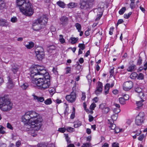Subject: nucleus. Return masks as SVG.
<instances>
[{"label":"nucleus","instance_id":"nucleus-1","mask_svg":"<svg viewBox=\"0 0 147 147\" xmlns=\"http://www.w3.org/2000/svg\"><path fill=\"white\" fill-rule=\"evenodd\" d=\"M22 120L25 127L28 129H31V127L34 128V130L32 131L31 135L33 137L36 136V134L34 132V131H38L42 125V117L35 112L29 111L22 116Z\"/></svg>","mask_w":147,"mask_h":147},{"label":"nucleus","instance_id":"nucleus-2","mask_svg":"<svg viewBox=\"0 0 147 147\" xmlns=\"http://www.w3.org/2000/svg\"><path fill=\"white\" fill-rule=\"evenodd\" d=\"M17 5L20 11L26 16H31L34 13V10L30 3L26 0H17Z\"/></svg>","mask_w":147,"mask_h":147},{"label":"nucleus","instance_id":"nucleus-3","mask_svg":"<svg viewBox=\"0 0 147 147\" xmlns=\"http://www.w3.org/2000/svg\"><path fill=\"white\" fill-rule=\"evenodd\" d=\"M50 76L48 73H46L43 77L35 78V83L41 90H44L49 88L50 85Z\"/></svg>","mask_w":147,"mask_h":147},{"label":"nucleus","instance_id":"nucleus-4","mask_svg":"<svg viewBox=\"0 0 147 147\" xmlns=\"http://www.w3.org/2000/svg\"><path fill=\"white\" fill-rule=\"evenodd\" d=\"M47 21V18L46 16L43 15L33 23L32 28L34 30H39L42 28L43 25L46 24Z\"/></svg>","mask_w":147,"mask_h":147},{"label":"nucleus","instance_id":"nucleus-5","mask_svg":"<svg viewBox=\"0 0 147 147\" xmlns=\"http://www.w3.org/2000/svg\"><path fill=\"white\" fill-rule=\"evenodd\" d=\"M9 96L5 94L3 97H0V108L3 111L8 110L9 106Z\"/></svg>","mask_w":147,"mask_h":147},{"label":"nucleus","instance_id":"nucleus-6","mask_svg":"<svg viewBox=\"0 0 147 147\" xmlns=\"http://www.w3.org/2000/svg\"><path fill=\"white\" fill-rule=\"evenodd\" d=\"M145 115L143 112L140 113L136 118L135 123L137 125H140L145 119Z\"/></svg>","mask_w":147,"mask_h":147},{"label":"nucleus","instance_id":"nucleus-7","mask_svg":"<svg viewBox=\"0 0 147 147\" xmlns=\"http://www.w3.org/2000/svg\"><path fill=\"white\" fill-rule=\"evenodd\" d=\"M35 53L36 54V56L38 60L41 61L44 58L45 54L44 49L42 48H39L36 49Z\"/></svg>","mask_w":147,"mask_h":147},{"label":"nucleus","instance_id":"nucleus-8","mask_svg":"<svg viewBox=\"0 0 147 147\" xmlns=\"http://www.w3.org/2000/svg\"><path fill=\"white\" fill-rule=\"evenodd\" d=\"M76 97V93L73 91L71 92L70 95H67L65 98L67 101L72 103L75 101Z\"/></svg>","mask_w":147,"mask_h":147},{"label":"nucleus","instance_id":"nucleus-9","mask_svg":"<svg viewBox=\"0 0 147 147\" xmlns=\"http://www.w3.org/2000/svg\"><path fill=\"white\" fill-rule=\"evenodd\" d=\"M108 123L109 127L111 129L114 130L115 133H118L120 131H121V129H120L118 127H116V125L114 124V122L113 121H111L110 120H109Z\"/></svg>","mask_w":147,"mask_h":147},{"label":"nucleus","instance_id":"nucleus-10","mask_svg":"<svg viewBox=\"0 0 147 147\" xmlns=\"http://www.w3.org/2000/svg\"><path fill=\"white\" fill-rule=\"evenodd\" d=\"M133 84L131 81H127L125 82L123 85V89L125 91L129 90L133 87Z\"/></svg>","mask_w":147,"mask_h":147},{"label":"nucleus","instance_id":"nucleus-11","mask_svg":"<svg viewBox=\"0 0 147 147\" xmlns=\"http://www.w3.org/2000/svg\"><path fill=\"white\" fill-rule=\"evenodd\" d=\"M87 0H80L79 3L80 8L82 9H87L89 8Z\"/></svg>","mask_w":147,"mask_h":147},{"label":"nucleus","instance_id":"nucleus-12","mask_svg":"<svg viewBox=\"0 0 147 147\" xmlns=\"http://www.w3.org/2000/svg\"><path fill=\"white\" fill-rule=\"evenodd\" d=\"M39 69V67H38L37 66L32 68L31 70V76L33 77L35 76L39 75V72L38 69Z\"/></svg>","mask_w":147,"mask_h":147},{"label":"nucleus","instance_id":"nucleus-13","mask_svg":"<svg viewBox=\"0 0 147 147\" xmlns=\"http://www.w3.org/2000/svg\"><path fill=\"white\" fill-rule=\"evenodd\" d=\"M11 70L13 73L16 74L19 69V66L16 63H13L11 65Z\"/></svg>","mask_w":147,"mask_h":147},{"label":"nucleus","instance_id":"nucleus-14","mask_svg":"<svg viewBox=\"0 0 147 147\" xmlns=\"http://www.w3.org/2000/svg\"><path fill=\"white\" fill-rule=\"evenodd\" d=\"M68 22V18L66 16H62L60 19V23L63 26H65L67 24Z\"/></svg>","mask_w":147,"mask_h":147},{"label":"nucleus","instance_id":"nucleus-15","mask_svg":"<svg viewBox=\"0 0 147 147\" xmlns=\"http://www.w3.org/2000/svg\"><path fill=\"white\" fill-rule=\"evenodd\" d=\"M32 96L33 97V98L34 100H37L38 102H42L44 100V99L43 97H38L35 95L34 94H32Z\"/></svg>","mask_w":147,"mask_h":147},{"label":"nucleus","instance_id":"nucleus-16","mask_svg":"<svg viewBox=\"0 0 147 147\" xmlns=\"http://www.w3.org/2000/svg\"><path fill=\"white\" fill-rule=\"evenodd\" d=\"M100 5L101 6L99 7L98 8V13L102 14L104 11V3H102L100 4H99V5Z\"/></svg>","mask_w":147,"mask_h":147},{"label":"nucleus","instance_id":"nucleus-17","mask_svg":"<svg viewBox=\"0 0 147 147\" xmlns=\"http://www.w3.org/2000/svg\"><path fill=\"white\" fill-rule=\"evenodd\" d=\"M78 3L74 2H71L67 5L69 8H72L76 7L78 5Z\"/></svg>","mask_w":147,"mask_h":147},{"label":"nucleus","instance_id":"nucleus-18","mask_svg":"<svg viewBox=\"0 0 147 147\" xmlns=\"http://www.w3.org/2000/svg\"><path fill=\"white\" fill-rule=\"evenodd\" d=\"M56 47L54 45H49L48 46L47 50L49 53H52V51L55 50Z\"/></svg>","mask_w":147,"mask_h":147},{"label":"nucleus","instance_id":"nucleus-19","mask_svg":"<svg viewBox=\"0 0 147 147\" xmlns=\"http://www.w3.org/2000/svg\"><path fill=\"white\" fill-rule=\"evenodd\" d=\"M110 84H106L105 87V94L109 93V90L110 88Z\"/></svg>","mask_w":147,"mask_h":147},{"label":"nucleus","instance_id":"nucleus-20","mask_svg":"<svg viewBox=\"0 0 147 147\" xmlns=\"http://www.w3.org/2000/svg\"><path fill=\"white\" fill-rule=\"evenodd\" d=\"M136 66L135 65H132L129 66L127 69V71H132L135 70Z\"/></svg>","mask_w":147,"mask_h":147},{"label":"nucleus","instance_id":"nucleus-21","mask_svg":"<svg viewBox=\"0 0 147 147\" xmlns=\"http://www.w3.org/2000/svg\"><path fill=\"white\" fill-rule=\"evenodd\" d=\"M34 43L31 42L29 43L28 44L26 45L25 46L28 49H31L34 47Z\"/></svg>","mask_w":147,"mask_h":147},{"label":"nucleus","instance_id":"nucleus-22","mask_svg":"<svg viewBox=\"0 0 147 147\" xmlns=\"http://www.w3.org/2000/svg\"><path fill=\"white\" fill-rule=\"evenodd\" d=\"M57 4L60 7L63 8H64L65 5L64 2L60 1H58Z\"/></svg>","mask_w":147,"mask_h":147},{"label":"nucleus","instance_id":"nucleus-23","mask_svg":"<svg viewBox=\"0 0 147 147\" xmlns=\"http://www.w3.org/2000/svg\"><path fill=\"white\" fill-rule=\"evenodd\" d=\"M118 116V114H113V115L111 116V120H110L111 121H113L114 122V121H115L117 120V117Z\"/></svg>","mask_w":147,"mask_h":147},{"label":"nucleus","instance_id":"nucleus-24","mask_svg":"<svg viewBox=\"0 0 147 147\" xmlns=\"http://www.w3.org/2000/svg\"><path fill=\"white\" fill-rule=\"evenodd\" d=\"M70 40H71V42L72 44H74L77 42L78 40V37L76 38L72 37L71 38Z\"/></svg>","mask_w":147,"mask_h":147},{"label":"nucleus","instance_id":"nucleus-25","mask_svg":"<svg viewBox=\"0 0 147 147\" xmlns=\"http://www.w3.org/2000/svg\"><path fill=\"white\" fill-rule=\"evenodd\" d=\"M49 91L50 94L53 95L55 93V90L54 88H51L49 89Z\"/></svg>","mask_w":147,"mask_h":147},{"label":"nucleus","instance_id":"nucleus-26","mask_svg":"<svg viewBox=\"0 0 147 147\" xmlns=\"http://www.w3.org/2000/svg\"><path fill=\"white\" fill-rule=\"evenodd\" d=\"M5 7V4L4 3L3 0H0V9H3Z\"/></svg>","mask_w":147,"mask_h":147},{"label":"nucleus","instance_id":"nucleus-27","mask_svg":"<svg viewBox=\"0 0 147 147\" xmlns=\"http://www.w3.org/2000/svg\"><path fill=\"white\" fill-rule=\"evenodd\" d=\"M89 8L91 7L94 4V0H87Z\"/></svg>","mask_w":147,"mask_h":147},{"label":"nucleus","instance_id":"nucleus-28","mask_svg":"<svg viewBox=\"0 0 147 147\" xmlns=\"http://www.w3.org/2000/svg\"><path fill=\"white\" fill-rule=\"evenodd\" d=\"M135 91L136 92L140 93V94L143 95V93L142 92V89L140 87H138L136 88Z\"/></svg>","mask_w":147,"mask_h":147},{"label":"nucleus","instance_id":"nucleus-29","mask_svg":"<svg viewBox=\"0 0 147 147\" xmlns=\"http://www.w3.org/2000/svg\"><path fill=\"white\" fill-rule=\"evenodd\" d=\"M6 21L2 18H0V26H4L5 25Z\"/></svg>","mask_w":147,"mask_h":147},{"label":"nucleus","instance_id":"nucleus-30","mask_svg":"<svg viewBox=\"0 0 147 147\" xmlns=\"http://www.w3.org/2000/svg\"><path fill=\"white\" fill-rule=\"evenodd\" d=\"M75 26L78 31L80 32L81 30V25L78 23H76L75 24Z\"/></svg>","mask_w":147,"mask_h":147},{"label":"nucleus","instance_id":"nucleus-31","mask_svg":"<svg viewBox=\"0 0 147 147\" xmlns=\"http://www.w3.org/2000/svg\"><path fill=\"white\" fill-rule=\"evenodd\" d=\"M138 76L136 72H134L132 73V74L130 75V77L132 79H134L136 78Z\"/></svg>","mask_w":147,"mask_h":147},{"label":"nucleus","instance_id":"nucleus-32","mask_svg":"<svg viewBox=\"0 0 147 147\" xmlns=\"http://www.w3.org/2000/svg\"><path fill=\"white\" fill-rule=\"evenodd\" d=\"M119 100L120 104L124 105L125 103V100L123 98L121 97L119 98Z\"/></svg>","mask_w":147,"mask_h":147},{"label":"nucleus","instance_id":"nucleus-33","mask_svg":"<svg viewBox=\"0 0 147 147\" xmlns=\"http://www.w3.org/2000/svg\"><path fill=\"white\" fill-rule=\"evenodd\" d=\"M144 101V100H143L136 102V104L138 106V108H139L140 107H141L143 105V104L142 102Z\"/></svg>","mask_w":147,"mask_h":147},{"label":"nucleus","instance_id":"nucleus-34","mask_svg":"<svg viewBox=\"0 0 147 147\" xmlns=\"http://www.w3.org/2000/svg\"><path fill=\"white\" fill-rule=\"evenodd\" d=\"M131 3H130V7L132 9L134 8L135 7L134 4L135 0H130Z\"/></svg>","mask_w":147,"mask_h":147},{"label":"nucleus","instance_id":"nucleus-35","mask_svg":"<svg viewBox=\"0 0 147 147\" xmlns=\"http://www.w3.org/2000/svg\"><path fill=\"white\" fill-rule=\"evenodd\" d=\"M52 102V101L51 98H49L47 99L45 101L44 103L46 105H49L51 104Z\"/></svg>","mask_w":147,"mask_h":147},{"label":"nucleus","instance_id":"nucleus-36","mask_svg":"<svg viewBox=\"0 0 147 147\" xmlns=\"http://www.w3.org/2000/svg\"><path fill=\"white\" fill-rule=\"evenodd\" d=\"M126 10V8L125 7H123L121 9L119 10V14L122 15Z\"/></svg>","mask_w":147,"mask_h":147},{"label":"nucleus","instance_id":"nucleus-37","mask_svg":"<svg viewBox=\"0 0 147 147\" xmlns=\"http://www.w3.org/2000/svg\"><path fill=\"white\" fill-rule=\"evenodd\" d=\"M102 88H99L97 87V89L95 91V93L96 94H99L100 92L101 93L102 92Z\"/></svg>","mask_w":147,"mask_h":147},{"label":"nucleus","instance_id":"nucleus-38","mask_svg":"<svg viewBox=\"0 0 147 147\" xmlns=\"http://www.w3.org/2000/svg\"><path fill=\"white\" fill-rule=\"evenodd\" d=\"M28 85L27 83H25L21 86V88L24 90L26 89L28 87Z\"/></svg>","mask_w":147,"mask_h":147},{"label":"nucleus","instance_id":"nucleus-39","mask_svg":"<svg viewBox=\"0 0 147 147\" xmlns=\"http://www.w3.org/2000/svg\"><path fill=\"white\" fill-rule=\"evenodd\" d=\"M5 128L3 127L2 125H0V134H4L5 131L3 130V129H5Z\"/></svg>","mask_w":147,"mask_h":147},{"label":"nucleus","instance_id":"nucleus-40","mask_svg":"<svg viewBox=\"0 0 147 147\" xmlns=\"http://www.w3.org/2000/svg\"><path fill=\"white\" fill-rule=\"evenodd\" d=\"M81 125V123L79 121L78 122H76L74 125L75 128H77L80 126Z\"/></svg>","mask_w":147,"mask_h":147},{"label":"nucleus","instance_id":"nucleus-41","mask_svg":"<svg viewBox=\"0 0 147 147\" xmlns=\"http://www.w3.org/2000/svg\"><path fill=\"white\" fill-rule=\"evenodd\" d=\"M107 106L105 103H102L99 106V108L102 110H103Z\"/></svg>","mask_w":147,"mask_h":147},{"label":"nucleus","instance_id":"nucleus-42","mask_svg":"<svg viewBox=\"0 0 147 147\" xmlns=\"http://www.w3.org/2000/svg\"><path fill=\"white\" fill-rule=\"evenodd\" d=\"M110 110V108L107 107L103 110H102V111L104 113L107 114L109 112Z\"/></svg>","mask_w":147,"mask_h":147},{"label":"nucleus","instance_id":"nucleus-43","mask_svg":"<svg viewBox=\"0 0 147 147\" xmlns=\"http://www.w3.org/2000/svg\"><path fill=\"white\" fill-rule=\"evenodd\" d=\"M144 78V76L143 74L140 73L138 76L137 79L138 80H142Z\"/></svg>","mask_w":147,"mask_h":147},{"label":"nucleus","instance_id":"nucleus-44","mask_svg":"<svg viewBox=\"0 0 147 147\" xmlns=\"http://www.w3.org/2000/svg\"><path fill=\"white\" fill-rule=\"evenodd\" d=\"M15 84L12 80L10 79V88H12L14 86Z\"/></svg>","mask_w":147,"mask_h":147},{"label":"nucleus","instance_id":"nucleus-45","mask_svg":"<svg viewBox=\"0 0 147 147\" xmlns=\"http://www.w3.org/2000/svg\"><path fill=\"white\" fill-rule=\"evenodd\" d=\"M113 111L115 114H118L120 111V109L118 108H115L113 110Z\"/></svg>","mask_w":147,"mask_h":147},{"label":"nucleus","instance_id":"nucleus-46","mask_svg":"<svg viewBox=\"0 0 147 147\" xmlns=\"http://www.w3.org/2000/svg\"><path fill=\"white\" fill-rule=\"evenodd\" d=\"M78 47L82 50H83L85 49V45L84 44H79Z\"/></svg>","mask_w":147,"mask_h":147},{"label":"nucleus","instance_id":"nucleus-47","mask_svg":"<svg viewBox=\"0 0 147 147\" xmlns=\"http://www.w3.org/2000/svg\"><path fill=\"white\" fill-rule=\"evenodd\" d=\"M131 13H132L131 12H129L128 14L125 13L124 15V17L125 19H128L129 18Z\"/></svg>","mask_w":147,"mask_h":147},{"label":"nucleus","instance_id":"nucleus-48","mask_svg":"<svg viewBox=\"0 0 147 147\" xmlns=\"http://www.w3.org/2000/svg\"><path fill=\"white\" fill-rule=\"evenodd\" d=\"M96 107V104L94 103H92L90 105V108L91 110H94Z\"/></svg>","mask_w":147,"mask_h":147},{"label":"nucleus","instance_id":"nucleus-49","mask_svg":"<svg viewBox=\"0 0 147 147\" xmlns=\"http://www.w3.org/2000/svg\"><path fill=\"white\" fill-rule=\"evenodd\" d=\"M66 130L68 131L69 132H72L74 131V129L70 127H67Z\"/></svg>","mask_w":147,"mask_h":147},{"label":"nucleus","instance_id":"nucleus-50","mask_svg":"<svg viewBox=\"0 0 147 147\" xmlns=\"http://www.w3.org/2000/svg\"><path fill=\"white\" fill-rule=\"evenodd\" d=\"M11 21L13 23L16 22L17 21V19L16 17H14L11 18Z\"/></svg>","mask_w":147,"mask_h":147},{"label":"nucleus","instance_id":"nucleus-51","mask_svg":"<svg viewBox=\"0 0 147 147\" xmlns=\"http://www.w3.org/2000/svg\"><path fill=\"white\" fill-rule=\"evenodd\" d=\"M102 14H101L100 13H98L97 15V17L96 18V21H98L100 19L101 17H102Z\"/></svg>","mask_w":147,"mask_h":147},{"label":"nucleus","instance_id":"nucleus-52","mask_svg":"<svg viewBox=\"0 0 147 147\" xmlns=\"http://www.w3.org/2000/svg\"><path fill=\"white\" fill-rule=\"evenodd\" d=\"M15 132L13 131V133H12L11 134L12 135V139L13 140H14L16 139L15 137L16 136V134L15 132V130H14Z\"/></svg>","mask_w":147,"mask_h":147},{"label":"nucleus","instance_id":"nucleus-53","mask_svg":"<svg viewBox=\"0 0 147 147\" xmlns=\"http://www.w3.org/2000/svg\"><path fill=\"white\" fill-rule=\"evenodd\" d=\"M142 59L139 56V59L138 60L137 64L139 65H140L142 63Z\"/></svg>","mask_w":147,"mask_h":147},{"label":"nucleus","instance_id":"nucleus-54","mask_svg":"<svg viewBox=\"0 0 147 147\" xmlns=\"http://www.w3.org/2000/svg\"><path fill=\"white\" fill-rule=\"evenodd\" d=\"M65 138L67 142V143H70L71 142V141L69 140V138L68 135L67 134L65 135Z\"/></svg>","mask_w":147,"mask_h":147},{"label":"nucleus","instance_id":"nucleus-55","mask_svg":"<svg viewBox=\"0 0 147 147\" xmlns=\"http://www.w3.org/2000/svg\"><path fill=\"white\" fill-rule=\"evenodd\" d=\"M114 67H113V68L111 69L109 71V72L110 74V77H112L113 76V74L114 73Z\"/></svg>","mask_w":147,"mask_h":147},{"label":"nucleus","instance_id":"nucleus-56","mask_svg":"<svg viewBox=\"0 0 147 147\" xmlns=\"http://www.w3.org/2000/svg\"><path fill=\"white\" fill-rule=\"evenodd\" d=\"M47 73L45 70H43L40 72H39V75H42L43 76Z\"/></svg>","mask_w":147,"mask_h":147},{"label":"nucleus","instance_id":"nucleus-57","mask_svg":"<svg viewBox=\"0 0 147 147\" xmlns=\"http://www.w3.org/2000/svg\"><path fill=\"white\" fill-rule=\"evenodd\" d=\"M144 137V134H142L140 135L138 138V140L141 141H142Z\"/></svg>","mask_w":147,"mask_h":147},{"label":"nucleus","instance_id":"nucleus-58","mask_svg":"<svg viewBox=\"0 0 147 147\" xmlns=\"http://www.w3.org/2000/svg\"><path fill=\"white\" fill-rule=\"evenodd\" d=\"M66 130V129L65 128L63 127V128H59L58 131H59L60 132H62V133H64V132Z\"/></svg>","mask_w":147,"mask_h":147},{"label":"nucleus","instance_id":"nucleus-59","mask_svg":"<svg viewBox=\"0 0 147 147\" xmlns=\"http://www.w3.org/2000/svg\"><path fill=\"white\" fill-rule=\"evenodd\" d=\"M97 87H98L99 88L102 89L103 86L102 83L100 82H98V83Z\"/></svg>","mask_w":147,"mask_h":147},{"label":"nucleus","instance_id":"nucleus-60","mask_svg":"<svg viewBox=\"0 0 147 147\" xmlns=\"http://www.w3.org/2000/svg\"><path fill=\"white\" fill-rule=\"evenodd\" d=\"M38 67H39V69H38L39 72H40L42 70H45L44 69V67L43 66H40L38 65L37 66Z\"/></svg>","mask_w":147,"mask_h":147},{"label":"nucleus","instance_id":"nucleus-61","mask_svg":"<svg viewBox=\"0 0 147 147\" xmlns=\"http://www.w3.org/2000/svg\"><path fill=\"white\" fill-rule=\"evenodd\" d=\"M86 77L88 79V81L89 84H90L92 82V80L90 78V76L88 75Z\"/></svg>","mask_w":147,"mask_h":147},{"label":"nucleus","instance_id":"nucleus-62","mask_svg":"<svg viewBox=\"0 0 147 147\" xmlns=\"http://www.w3.org/2000/svg\"><path fill=\"white\" fill-rule=\"evenodd\" d=\"M46 144H38V147H47Z\"/></svg>","mask_w":147,"mask_h":147},{"label":"nucleus","instance_id":"nucleus-63","mask_svg":"<svg viewBox=\"0 0 147 147\" xmlns=\"http://www.w3.org/2000/svg\"><path fill=\"white\" fill-rule=\"evenodd\" d=\"M90 144V143H86L84 144L82 146V147H89Z\"/></svg>","mask_w":147,"mask_h":147},{"label":"nucleus","instance_id":"nucleus-64","mask_svg":"<svg viewBox=\"0 0 147 147\" xmlns=\"http://www.w3.org/2000/svg\"><path fill=\"white\" fill-rule=\"evenodd\" d=\"M113 147H119V144L118 143H116L115 142L113 143L112 144Z\"/></svg>","mask_w":147,"mask_h":147}]
</instances>
